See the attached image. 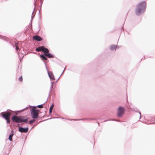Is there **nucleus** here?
I'll return each instance as SVG.
<instances>
[{"mask_svg": "<svg viewBox=\"0 0 155 155\" xmlns=\"http://www.w3.org/2000/svg\"><path fill=\"white\" fill-rule=\"evenodd\" d=\"M146 7L145 2H142L139 3L137 6L135 10V13L136 15L139 16L143 14L145 11Z\"/></svg>", "mask_w": 155, "mask_h": 155, "instance_id": "f257e3e1", "label": "nucleus"}, {"mask_svg": "<svg viewBox=\"0 0 155 155\" xmlns=\"http://www.w3.org/2000/svg\"><path fill=\"white\" fill-rule=\"evenodd\" d=\"M36 107H33L30 109L31 115L33 119H36L38 118V115L39 110L35 109Z\"/></svg>", "mask_w": 155, "mask_h": 155, "instance_id": "7ed1b4c3", "label": "nucleus"}, {"mask_svg": "<svg viewBox=\"0 0 155 155\" xmlns=\"http://www.w3.org/2000/svg\"><path fill=\"white\" fill-rule=\"evenodd\" d=\"M42 51L44 53H48L49 52V51L48 49L45 48L44 46V48H43L42 49Z\"/></svg>", "mask_w": 155, "mask_h": 155, "instance_id": "4468645a", "label": "nucleus"}, {"mask_svg": "<svg viewBox=\"0 0 155 155\" xmlns=\"http://www.w3.org/2000/svg\"><path fill=\"white\" fill-rule=\"evenodd\" d=\"M27 108H28V107H26V108H25L24 109H23L22 110H21V111H22L24 110H25V109H27Z\"/></svg>", "mask_w": 155, "mask_h": 155, "instance_id": "c756f323", "label": "nucleus"}, {"mask_svg": "<svg viewBox=\"0 0 155 155\" xmlns=\"http://www.w3.org/2000/svg\"><path fill=\"white\" fill-rule=\"evenodd\" d=\"M54 106V104H52L51 106L50 107L49 110V114H51V113L52 112V110L53 108V107Z\"/></svg>", "mask_w": 155, "mask_h": 155, "instance_id": "dca6fc26", "label": "nucleus"}, {"mask_svg": "<svg viewBox=\"0 0 155 155\" xmlns=\"http://www.w3.org/2000/svg\"><path fill=\"white\" fill-rule=\"evenodd\" d=\"M28 130V127H19L18 128V131L21 133H26Z\"/></svg>", "mask_w": 155, "mask_h": 155, "instance_id": "423d86ee", "label": "nucleus"}, {"mask_svg": "<svg viewBox=\"0 0 155 155\" xmlns=\"http://www.w3.org/2000/svg\"><path fill=\"white\" fill-rule=\"evenodd\" d=\"M117 48H119L120 47V46H116Z\"/></svg>", "mask_w": 155, "mask_h": 155, "instance_id": "7c9ffc66", "label": "nucleus"}, {"mask_svg": "<svg viewBox=\"0 0 155 155\" xmlns=\"http://www.w3.org/2000/svg\"><path fill=\"white\" fill-rule=\"evenodd\" d=\"M108 120H113V121H119V120H116L115 119H110L108 120H105L104 121L106 122V121H108Z\"/></svg>", "mask_w": 155, "mask_h": 155, "instance_id": "412c9836", "label": "nucleus"}, {"mask_svg": "<svg viewBox=\"0 0 155 155\" xmlns=\"http://www.w3.org/2000/svg\"><path fill=\"white\" fill-rule=\"evenodd\" d=\"M5 115L7 117H10L11 114V113L10 112H7L5 113Z\"/></svg>", "mask_w": 155, "mask_h": 155, "instance_id": "2eb2a0df", "label": "nucleus"}, {"mask_svg": "<svg viewBox=\"0 0 155 155\" xmlns=\"http://www.w3.org/2000/svg\"><path fill=\"white\" fill-rule=\"evenodd\" d=\"M47 57L49 58H54V56L53 54H51L49 52L48 54Z\"/></svg>", "mask_w": 155, "mask_h": 155, "instance_id": "a211bd4d", "label": "nucleus"}, {"mask_svg": "<svg viewBox=\"0 0 155 155\" xmlns=\"http://www.w3.org/2000/svg\"><path fill=\"white\" fill-rule=\"evenodd\" d=\"M117 48L116 46L115 45H111L110 47V50L113 51L115 49H116Z\"/></svg>", "mask_w": 155, "mask_h": 155, "instance_id": "ddd939ff", "label": "nucleus"}, {"mask_svg": "<svg viewBox=\"0 0 155 155\" xmlns=\"http://www.w3.org/2000/svg\"><path fill=\"white\" fill-rule=\"evenodd\" d=\"M45 65L46 68V70H47V71L48 74V75L49 76V78L51 79H52L54 80H55V78L54 77V75L51 72H49L48 71V68H47V65H46V63L45 62Z\"/></svg>", "mask_w": 155, "mask_h": 155, "instance_id": "39448f33", "label": "nucleus"}, {"mask_svg": "<svg viewBox=\"0 0 155 155\" xmlns=\"http://www.w3.org/2000/svg\"><path fill=\"white\" fill-rule=\"evenodd\" d=\"M14 135V132L12 130L11 133H10V135L9 136L8 139L11 141H12V137Z\"/></svg>", "mask_w": 155, "mask_h": 155, "instance_id": "1a4fd4ad", "label": "nucleus"}, {"mask_svg": "<svg viewBox=\"0 0 155 155\" xmlns=\"http://www.w3.org/2000/svg\"><path fill=\"white\" fill-rule=\"evenodd\" d=\"M47 101V100H46V101L43 104H41L39 105H38L37 106L39 108H42L43 107V104H44L45 102H46V101Z\"/></svg>", "mask_w": 155, "mask_h": 155, "instance_id": "aec40b11", "label": "nucleus"}, {"mask_svg": "<svg viewBox=\"0 0 155 155\" xmlns=\"http://www.w3.org/2000/svg\"><path fill=\"white\" fill-rule=\"evenodd\" d=\"M18 80L20 81H22V76H21V77H20L19 78Z\"/></svg>", "mask_w": 155, "mask_h": 155, "instance_id": "4be33fe9", "label": "nucleus"}, {"mask_svg": "<svg viewBox=\"0 0 155 155\" xmlns=\"http://www.w3.org/2000/svg\"><path fill=\"white\" fill-rule=\"evenodd\" d=\"M54 81L51 82V87H50V90L49 92V96L50 95L51 92L52 90V88L53 87V83H54Z\"/></svg>", "mask_w": 155, "mask_h": 155, "instance_id": "9d476101", "label": "nucleus"}, {"mask_svg": "<svg viewBox=\"0 0 155 155\" xmlns=\"http://www.w3.org/2000/svg\"><path fill=\"white\" fill-rule=\"evenodd\" d=\"M35 119H33L31 120H30L29 122L28 123V124H31L33 123H34L35 122Z\"/></svg>", "mask_w": 155, "mask_h": 155, "instance_id": "6ab92c4d", "label": "nucleus"}, {"mask_svg": "<svg viewBox=\"0 0 155 155\" xmlns=\"http://www.w3.org/2000/svg\"><path fill=\"white\" fill-rule=\"evenodd\" d=\"M48 53H44V54H42V55H44V56H47H47H48Z\"/></svg>", "mask_w": 155, "mask_h": 155, "instance_id": "5701e85b", "label": "nucleus"}, {"mask_svg": "<svg viewBox=\"0 0 155 155\" xmlns=\"http://www.w3.org/2000/svg\"><path fill=\"white\" fill-rule=\"evenodd\" d=\"M1 114H2V116L3 118L6 120V122L7 124L10 123V120L9 117H7L5 116L4 114L3 113H1Z\"/></svg>", "mask_w": 155, "mask_h": 155, "instance_id": "0eeeda50", "label": "nucleus"}, {"mask_svg": "<svg viewBox=\"0 0 155 155\" xmlns=\"http://www.w3.org/2000/svg\"><path fill=\"white\" fill-rule=\"evenodd\" d=\"M64 70L63 71L62 73V74H61V75L58 78V79L56 81H57L58 80V79H59V78H60V77H61V75L63 73V72L64 71Z\"/></svg>", "mask_w": 155, "mask_h": 155, "instance_id": "a878e982", "label": "nucleus"}, {"mask_svg": "<svg viewBox=\"0 0 155 155\" xmlns=\"http://www.w3.org/2000/svg\"><path fill=\"white\" fill-rule=\"evenodd\" d=\"M17 126L18 127H19L20 126V124H17Z\"/></svg>", "mask_w": 155, "mask_h": 155, "instance_id": "72a5a7b5", "label": "nucleus"}, {"mask_svg": "<svg viewBox=\"0 0 155 155\" xmlns=\"http://www.w3.org/2000/svg\"><path fill=\"white\" fill-rule=\"evenodd\" d=\"M154 124H155V122H154Z\"/></svg>", "mask_w": 155, "mask_h": 155, "instance_id": "f704fd0d", "label": "nucleus"}, {"mask_svg": "<svg viewBox=\"0 0 155 155\" xmlns=\"http://www.w3.org/2000/svg\"><path fill=\"white\" fill-rule=\"evenodd\" d=\"M139 113L140 115V119L141 117V114L140 112H139Z\"/></svg>", "mask_w": 155, "mask_h": 155, "instance_id": "c85d7f7f", "label": "nucleus"}, {"mask_svg": "<svg viewBox=\"0 0 155 155\" xmlns=\"http://www.w3.org/2000/svg\"><path fill=\"white\" fill-rule=\"evenodd\" d=\"M58 118V117H53V118H50L49 119H48V120L51 119L52 118Z\"/></svg>", "mask_w": 155, "mask_h": 155, "instance_id": "bb28decb", "label": "nucleus"}, {"mask_svg": "<svg viewBox=\"0 0 155 155\" xmlns=\"http://www.w3.org/2000/svg\"><path fill=\"white\" fill-rule=\"evenodd\" d=\"M125 111L124 107L120 106L117 110V115L119 117H120L124 114Z\"/></svg>", "mask_w": 155, "mask_h": 155, "instance_id": "20e7f679", "label": "nucleus"}, {"mask_svg": "<svg viewBox=\"0 0 155 155\" xmlns=\"http://www.w3.org/2000/svg\"><path fill=\"white\" fill-rule=\"evenodd\" d=\"M15 46L16 47V48H15V49L16 50H17L18 49H19V48L17 46V45H15Z\"/></svg>", "mask_w": 155, "mask_h": 155, "instance_id": "b1692460", "label": "nucleus"}, {"mask_svg": "<svg viewBox=\"0 0 155 155\" xmlns=\"http://www.w3.org/2000/svg\"><path fill=\"white\" fill-rule=\"evenodd\" d=\"M42 3H43V1L41 0L40 1V3H41V6L42 5Z\"/></svg>", "mask_w": 155, "mask_h": 155, "instance_id": "cd10ccee", "label": "nucleus"}, {"mask_svg": "<svg viewBox=\"0 0 155 155\" xmlns=\"http://www.w3.org/2000/svg\"><path fill=\"white\" fill-rule=\"evenodd\" d=\"M97 123H98V126H100V123H99L98 122H97Z\"/></svg>", "mask_w": 155, "mask_h": 155, "instance_id": "473e14b6", "label": "nucleus"}, {"mask_svg": "<svg viewBox=\"0 0 155 155\" xmlns=\"http://www.w3.org/2000/svg\"><path fill=\"white\" fill-rule=\"evenodd\" d=\"M33 38L34 40L38 41H41L42 40V38L38 35H35L34 36Z\"/></svg>", "mask_w": 155, "mask_h": 155, "instance_id": "6e6552de", "label": "nucleus"}, {"mask_svg": "<svg viewBox=\"0 0 155 155\" xmlns=\"http://www.w3.org/2000/svg\"><path fill=\"white\" fill-rule=\"evenodd\" d=\"M33 12H34V11ZM33 12L32 13V15L31 16V19H32L34 18V16H33Z\"/></svg>", "mask_w": 155, "mask_h": 155, "instance_id": "393cba45", "label": "nucleus"}, {"mask_svg": "<svg viewBox=\"0 0 155 155\" xmlns=\"http://www.w3.org/2000/svg\"><path fill=\"white\" fill-rule=\"evenodd\" d=\"M44 48V46H40L38 48H37L36 49V51L38 52H40L41 51H42V49Z\"/></svg>", "mask_w": 155, "mask_h": 155, "instance_id": "9b49d317", "label": "nucleus"}, {"mask_svg": "<svg viewBox=\"0 0 155 155\" xmlns=\"http://www.w3.org/2000/svg\"><path fill=\"white\" fill-rule=\"evenodd\" d=\"M40 57L43 60H47V58L46 57L42 54L40 55Z\"/></svg>", "mask_w": 155, "mask_h": 155, "instance_id": "f3484780", "label": "nucleus"}, {"mask_svg": "<svg viewBox=\"0 0 155 155\" xmlns=\"http://www.w3.org/2000/svg\"><path fill=\"white\" fill-rule=\"evenodd\" d=\"M34 5H35V7H34V10H35V3H34Z\"/></svg>", "mask_w": 155, "mask_h": 155, "instance_id": "2f4dec72", "label": "nucleus"}, {"mask_svg": "<svg viewBox=\"0 0 155 155\" xmlns=\"http://www.w3.org/2000/svg\"><path fill=\"white\" fill-rule=\"evenodd\" d=\"M24 116H17L14 115L12 117V122L16 123H21L22 122L27 123L28 121V119L26 117L25 118Z\"/></svg>", "mask_w": 155, "mask_h": 155, "instance_id": "f03ea898", "label": "nucleus"}, {"mask_svg": "<svg viewBox=\"0 0 155 155\" xmlns=\"http://www.w3.org/2000/svg\"><path fill=\"white\" fill-rule=\"evenodd\" d=\"M96 119L95 118H84L81 119H73L74 120H96Z\"/></svg>", "mask_w": 155, "mask_h": 155, "instance_id": "f8f14e48", "label": "nucleus"}]
</instances>
